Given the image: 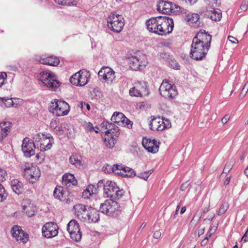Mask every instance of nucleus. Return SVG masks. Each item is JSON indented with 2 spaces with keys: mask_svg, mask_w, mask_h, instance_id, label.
I'll return each mask as SVG.
<instances>
[{
  "mask_svg": "<svg viewBox=\"0 0 248 248\" xmlns=\"http://www.w3.org/2000/svg\"><path fill=\"white\" fill-rule=\"evenodd\" d=\"M146 25L150 32L160 36H166L172 32L174 23L172 18L158 16L148 19Z\"/></svg>",
  "mask_w": 248,
  "mask_h": 248,
  "instance_id": "f257e3e1",
  "label": "nucleus"
},
{
  "mask_svg": "<svg viewBox=\"0 0 248 248\" xmlns=\"http://www.w3.org/2000/svg\"><path fill=\"white\" fill-rule=\"evenodd\" d=\"M33 140L36 147L41 152L50 150L54 143L52 136L41 133L35 135Z\"/></svg>",
  "mask_w": 248,
  "mask_h": 248,
  "instance_id": "f03ea898",
  "label": "nucleus"
},
{
  "mask_svg": "<svg viewBox=\"0 0 248 248\" xmlns=\"http://www.w3.org/2000/svg\"><path fill=\"white\" fill-rule=\"evenodd\" d=\"M25 179L31 184L38 182L41 175L40 169L36 165L26 164L22 169Z\"/></svg>",
  "mask_w": 248,
  "mask_h": 248,
  "instance_id": "7ed1b4c3",
  "label": "nucleus"
},
{
  "mask_svg": "<svg viewBox=\"0 0 248 248\" xmlns=\"http://www.w3.org/2000/svg\"><path fill=\"white\" fill-rule=\"evenodd\" d=\"M108 28L115 33L120 32L124 25V21L123 16L115 13H111L107 18Z\"/></svg>",
  "mask_w": 248,
  "mask_h": 248,
  "instance_id": "20e7f679",
  "label": "nucleus"
},
{
  "mask_svg": "<svg viewBox=\"0 0 248 248\" xmlns=\"http://www.w3.org/2000/svg\"><path fill=\"white\" fill-rule=\"evenodd\" d=\"M49 110L56 116H63L68 114L70 111V106L64 101L54 99L51 102Z\"/></svg>",
  "mask_w": 248,
  "mask_h": 248,
  "instance_id": "39448f33",
  "label": "nucleus"
},
{
  "mask_svg": "<svg viewBox=\"0 0 248 248\" xmlns=\"http://www.w3.org/2000/svg\"><path fill=\"white\" fill-rule=\"evenodd\" d=\"M149 125L150 129L156 131H161L171 127L170 120L164 117L151 116Z\"/></svg>",
  "mask_w": 248,
  "mask_h": 248,
  "instance_id": "423d86ee",
  "label": "nucleus"
},
{
  "mask_svg": "<svg viewBox=\"0 0 248 248\" xmlns=\"http://www.w3.org/2000/svg\"><path fill=\"white\" fill-rule=\"evenodd\" d=\"M159 90L161 96L169 99L175 98L178 93L175 85L168 79L163 80Z\"/></svg>",
  "mask_w": 248,
  "mask_h": 248,
  "instance_id": "0eeeda50",
  "label": "nucleus"
},
{
  "mask_svg": "<svg viewBox=\"0 0 248 248\" xmlns=\"http://www.w3.org/2000/svg\"><path fill=\"white\" fill-rule=\"evenodd\" d=\"M100 210L103 213L114 216L117 215L120 212L121 207L117 202L109 199L100 205Z\"/></svg>",
  "mask_w": 248,
  "mask_h": 248,
  "instance_id": "6e6552de",
  "label": "nucleus"
},
{
  "mask_svg": "<svg viewBox=\"0 0 248 248\" xmlns=\"http://www.w3.org/2000/svg\"><path fill=\"white\" fill-rule=\"evenodd\" d=\"M148 63L146 56L142 53H137L130 58L129 65L134 70L144 69Z\"/></svg>",
  "mask_w": 248,
  "mask_h": 248,
  "instance_id": "1a4fd4ad",
  "label": "nucleus"
},
{
  "mask_svg": "<svg viewBox=\"0 0 248 248\" xmlns=\"http://www.w3.org/2000/svg\"><path fill=\"white\" fill-rule=\"evenodd\" d=\"M90 78V74L88 71L80 70L71 76L70 82L73 85L83 86L88 83Z\"/></svg>",
  "mask_w": 248,
  "mask_h": 248,
  "instance_id": "9d476101",
  "label": "nucleus"
},
{
  "mask_svg": "<svg viewBox=\"0 0 248 248\" xmlns=\"http://www.w3.org/2000/svg\"><path fill=\"white\" fill-rule=\"evenodd\" d=\"M209 49L205 46L192 41L190 56L196 60H201L207 54Z\"/></svg>",
  "mask_w": 248,
  "mask_h": 248,
  "instance_id": "9b49d317",
  "label": "nucleus"
},
{
  "mask_svg": "<svg viewBox=\"0 0 248 248\" xmlns=\"http://www.w3.org/2000/svg\"><path fill=\"white\" fill-rule=\"evenodd\" d=\"M98 77L102 82L111 84L115 78V72L109 67H103L98 72Z\"/></svg>",
  "mask_w": 248,
  "mask_h": 248,
  "instance_id": "f8f14e48",
  "label": "nucleus"
},
{
  "mask_svg": "<svg viewBox=\"0 0 248 248\" xmlns=\"http://www.w3.org/2000/svg\"><path fill=\"white\" fill-rule=\"evenodd\" d=\"M39 79L43 84L48 88H56L59 86V82L51 73L42 72L40 73Z\"/></svg>",
  "mask_w": 248,
  "mask_h": 248,
  "instance_id": "ddd939ff",
  "label": "nucleus"
},
{
  "mask_svg": "<svg viewBox=\"0 0 248 248\" xmlns=\"http://www.w3.org/2000/svg\"><path fill=\"white\" fill-rule=\"evenodd\" d=\"M67 230L71 239L76 242L80 241L82 234L77 221L75 219L71 220L67 225Z\"/></svg>",
  "mask_w": 248,
  "mask_h": 248,
  "instance_id": "4468645a",
  "label": "nucleus"
},
{
  "mask_svg": "<svg viewBox=\"0 0 248 248\" xmlns=\"http://www.w3.org/2000/svg\"><path fill=\"white\" fill-rule=\"evenodd\" d=\"M58 229L56 223L53 222H47L42 227V235L46 238L54 237L58 234Z\"/></svg>",
  "mask_w": 248,
  "mask_h": 248,
  "instance_id": "2eb2a0df",
  "label": "nucleus"
},
{
  "mask_svg": "<svg viewBox=\"0 0 248 248\" xmlns=\"http://www.w3.org/2000/svg\"><path fill=\"white\" fill-rule=\"evenodd\" d=\"M142 144L147 152L155 154L159 150L160 142L154 139L145 137L142 139Z\"/></svg>",
  "mask_w": 248,
  "mask_h": 248,
  "instance_id": "dca6fc26",
  "label": "nucleus"
},
{
  "mask_svg": "<svg viewBox=\"0 0 248 248\" xmlns=\"http://www.w3.org/2000/svg\"><path fill=\"white\" fill-rule=\"evenodd\" d=\"M111 120L120 126H127L128 128L132 127V122L125 117L122 113L115 112L111 117Z\"/></svg>",
  "mask_w": 248,
  "mask_h": 248,
  "instance_id": "f3484780",
  "label": "nucleus"
},
{
  "mask_svg": "<svg viewBox=\"0 0 248 248\" xmlns=\"http://www.w3.org/2000/svg\"><path fill=\"white\" fill-rule=\"evenodd\" d=\"M211 36L205 32V31H200L194 37L193 41L201 44L209 48L211 42Z\"/></svg>",
  "mask_w": 248,
  "mask_h": 248,
  "instance_id": "a211bd4d",
  "label": "nucleus"
},
{
  "mask_svg": "<svg viewBox=\"0 0 248 248\" xmlns=\"http://www.w3.org/2000/svg\"><path fill=\"white\" fill-rule=\"evenodd\" d=\"M129 93L131 96L142 97L148 93L147 85L145 83H138L130 89Z\"/></svg>",
  "mask_w": 248,
  "mask_h": 248,
  "instance_id": "6ab92c4d",
  "label": "nucleus"
},
{
  "mask_svg": "<svg viewBox=\"0 0 248 248\" xmlns=\"http://www.w3.org/2000/svg\"><path fill=\"white\" fill-rule=\"evenodd\" d=\"M12 235L19 243L25 244L29 240V235L19 226H14L12 230Z\"/></svg>",
  "mask_w": 248,
  "mask_h": 248,
  "instance_id": "aec40b11",
  "label": "nucleus"
},
{
  "mask_svg": "<svg viewBox=\"0 0 248 248\" xmlns=\"http://www.w3.org/2000/svg\"><path fill=\"white\" fill-rule=\"evenodd\" d=\"M35 147V142L29 140L28 138L24 139L22 145V150L24 155L27 157H30L34 155Z\"/></svg>",
  "mask_w": 248,
  "mask_h": 248,
  "instance_id": "412c9836",
  "label": "nucleus"
},
{
  "mask_svg": "<svg viewBox=\"0 0 248 248\" xmlns=\"http://www.w3.org/2000/svg\"><path fill=\"white\" fill-rule=\"evenodd\" d=\"M88 208H87L84 205L78 204L73 207L74 214L81 220L90 219L88 215L86 214Z\"/></svg>",
  "mask_w": 248,
  "mask_h": 248,
  "instance_id": "4be33fe9",
  "label": "nucleus"
},
{
  "mask_svg": "<svg viewBox=\"0 0 248 248\" xmlns=\"http://www.w3.org/2000/svg\"><path fill=\"white\" fill-rule=\"evenodd\" d=\"M22 207L26 215L31 217L33 216L36 211V207L29 199L24 200L22 203Z\"/></svg>",
  "mask_w": 248,
  "mask_h": 248,
  "instance_id": "5701e85b",
  "label": "nucleus"
},
{
  "mask_svg": "<svg viewBox=\"0 0 248 248\" xmlns=\"http://www.w3.org/2000/svg\"><path fill=\"white\" fill-rule=\"evenodd\" d=\"M115 182L112 181H107L104 185V193L107 197L113 198L114 192L117 187Z\"/></svg>",
  "mask_w": 248,
  "mask_h": 248,
  "instance_id": "b1692460",
  "label": "nucleus"
},
{
  "mask_svg": "<svg viewBox=\"0 0 248 248\" xmlns=\"http://www.w3.org/2000/svg\"><path fill=\"white\" fill-rule=\"evenodd\" d=\"M86 214L89 215L90 219H83V221L87 222L88 223H96L97 222L99 219V214L98 211L95 209L91 207H88V210Z\"/></svg>",
  "mask_w": 248,
  "mask_h": 248,
  "instance_id": "393cba45",
  "label": "nucleus"
},
{
  "mask_svg": "<svg viewBox=\"0 0 248 248\" xmlns=\"http://www.w3.org/2000/svg\"><path fill=\"white\" fill-rule=\"evenodd\" d=\"M37 61L41 63L56 66L60 63V60L55 56H49L46 58H39Z\"/></svg>",
  "mask_w": 248,
  "mask_h": 248,
  "instance_id": "a878e982",
  "label": "nucleus"
},
{
  "mask_svg": "<svg viewBox=\"0 0 248 248\" xmlns=\"http://www.w3.org/2000/svg\"><path fill=\"white\" fill-rule=\"evenodd\" d=\"M11 128V123L9 122L0 123V141L3 140L8 135Z\"/></svg>",
  "mask_w": 248,
  "mask_h": 248,
  "instance_id": "bb28decb",
  "label": "nucleus"
},
{
  "mask_svg": "<svg viewBox=\"0 0 248 248\" xmlns=\"http://www.w3.org/2000/svg\"><path fill=\"white\" fill-rule=\"evenodd\" d=\"M1 105L3 108L16 107L20 100L17 98L0 97Z\"/></svg>",
  "mask_w": 248,
  "mask_h": 248,
  "instance_id": "cd10ccee",
  "label": "nucleus"
},
{
  "mask_svg": "<svg viewBox=\"0 0 248 248\" xmlns=\"http://www.w3.org/2000/svg\"><path fill=\"white\" fill-rule=\"evenodd\" d=\"M62 184L70 187L77 185V181L73 174L66 173L62 176Z\"/></svg>",
  "mask_w": 248,
  "mask_h": 248,
  "instance_id": "c85d7f7f",
  "label": "nucleus"
},
{
  "mask_svg": "<svg viewBox=\"0 0 248 248\" xmlns=\"http://www.w3.org/2000/svg\"><path fill=\"white\" fill-rule=\"evenodd\" d=\"M186 20L187 23L191 26L200 25V16L196 13H190L186 16Z\"/></svg>",
  "mask_w": 248,
  "mask_h": 248,
  "instance_id": "c756f323",
  "label": "nucleus"
},
{
  "mask_svg": "<svg viewBox=\"0 0 248 248\" xmlns=\"http://www.w3.org/2000/svg\"><path fill=\"white\" fill-rule=\"evenodd\" d=\"M11 187L13 191L17 194H20L24 191L23 184L17 179L11 181Z\"/></svg>",
  "mask_w": 248,
  "mask_h": 248,
  "instance_id": "7c9ffc66",
  "label": "nucleus"
},
{
  "mask_svg": "<svg viewBox=\"0 0 248 248\" xmlns=\"http://www.w3.org/2000/svg\"><path fill=\"white\" fill-rule=\"evenodd\" d=\"M206 16L214 21H219L222 17V14L219 10L212 9L206 12Z\"/></svg>",
  "mask_w": 248,
  "mask_h": 248,
  "instance_id": "2f4dec72",
  "label": "nucleus"
},
{
  "mask_svg": "<svg viewBox=\"0 0 248 248\" xmlns=\"http://www.w3.org/2000/svg\"><path fill=\"white\" fill-rule=\"evenodd\" d=\"M97 189L93 185H88L82 193V197L85 199H89L92 196L95 194Z\"/></svg>",
  "mask_w": 248,
  "mask_h": 248,
  "instance_id": "473e14b6",
  "label": "nucleus"
},
{
  "mask_svg": "<svg viewBox=\"0 0 248 248\" xmlns=\"http://www.w3.org/2000/svg\"><path fill=\"white\" fill-rule=\"evenodd\" d=\"M69 161L72 165L78 168L83 166L81 157L77 154H73L69 158Z\"/></svg>",
  "mask_w": 248,
  "mask_h": 248,
  "instance_id": "72a5a7b5",
  "label": "nucleus"
},
{
  "mask_svg": "<svg viewBox=\"0 0 248 248\" xmlns=\"http://www.w3.org/2000/svg\"><path fill=\"white\" fill-rule=\"evenodd\" d=\"M172 3L162 1L159 2L158 9L165 14L170 15Z\"/></svg>",
  "mask_w": 248,
  "mask_h": 248,
  "instance_id": "f704fd0d",
  "label": "nucleus"
},
{
  "mask_svg": "<svg viewBox=\"0 0 248 248\" xmlns=\"http://www.w3.org/2000/svg\"><path fill=\"white\" fill-rule=\"evenodd\" d=\"M65 194V192L63 191L62 187L61 186H56L53 193L56 198L62 202L67 201Z\"/></svg>",
  "mask_w": 248,
  "mask_h": 248,
  "instance_id": "c9c22d12",
  "label": "nucleus"
},
{
  "mask_svg": "<svg viewBox=\"0 0 248 248\" xmlns=\"http://www.w3.org/2000/svg\"><path fill=\"white\" fill-rule=\"evenodd\" d=\"M103 127L106 129L105 131L106 136H110L111 130H119L118 127L114 123H109L108 122H104L102 123Z\"/></svg>",
  "mask_w": 248,
  "mask_h": 248,
  "instance_id": "e433bc0d",
  "label": "nucleus"
},
{
  "mask_svg": "<svg viewBox=\"0 0 248 248\" xmlns=\"http://www.w3.org/2000/svg\"><path fill=\"white\" fill-rule=\"evenodd\" d=\"M199 220H195L194 218L191 221V225H194L195 227H197V229L198 231V235L199 237L204 233L205 227L201 224Z\"/></svg>",
  "mask_w": 248,
  "mask_h": 248,
  "instance_id": "4c0bfd02",
  "label": "nucleus"
},
{
  "mask_svg": "<svg viewBox=\"0 0 248 248\" xmlns=\"http://www.w3.org/2000/svg\"><path fill=\"white\" fill-rule=\"evenodd\" d=\"M104 142L107 147L108 148H112L114 147L115 143V137L105 135V137L104 138Z\"/></svg>",
  "mask_w": 248,
  "mask_h": 248,
  "instance_id": "58836bf2",
  "label": "nucleus"
},
{
  "mask_svg": "<svg viewBox=\"0 0 248 248\" xmlns=\"http://www.w3.org/2000/svg\"><path fill=\"white\" fill-rule=\"evenodd\" d=\"M133 170L129 167L124 166L123 170L120 172H116V174L122 176L123 177L131 176Z\"/></svg>",
  "mask_w": 248,
  "mask_h": 248,
  "instance_id": "ea45409f",
  "label": "nucleus"
},
{
  "mask_svg": "<svg viewBox=\"0 0 248 248\" xmlns=\"http://www.w3.org/2000/svg\"><path fill=\"white\" fill-rule=\"evenodd\" d=\"M124 195V192L123 189H120L118 186H117V189H116L114 195H113V198L116 199H120L123 197Z\"/></svg>",
  "mask_w": 248,
  "mask_h": 248,
  "instance_id": "a19ab883",
  "label": "nucleus"
},
{
  "mask_svg": "<svg viewBox=\"0 0 248 248\" xmlns=\"http://www.w3.org/2000/svg\"><path fill=\"white\" fill-rule=\"evenodd\" d=\"M171 14L170 15H178L181 13L182 12V8L179 6L176 5V4H173L172 3L171 4Z\"/></svg>",
  "mask_w": 248,
  "mask_h": 248,
  "instance_id": "79ce46f5",
  "label": "nucleus"
},
{
  "mask_svg": "<svg viewBox=\"0 0 248 248\" xmlns=\"http://www.w3.org/2000/svg\"><path fill=\"white\" fill-rule=\"evenodd\" d=\"M59 124L60 123L58 120L53 119L50 122V126L54 131H59L60 130L58 129Z\"/></svg>",
  "mask_w": 248,
  "mask_h": 248,
  "instance_id": "37998d69",
  "label": "nucleus"
},
{
  "mask_svg": "<svg viewBox=\"0 0 248 248\" xmlns=\"http://www.w3.org/2000/svg\"><path fill=\"white\" fill-rule=\"evenodd\" d=\"M7 197L3 186L0 184V202L4 201Z\"/></svg>",
  "mask_w": 248,
  "mask_h": 248,
  "instance_id": "c03bdc74",
  "label": "nucleus"
},
{
  "mask_svg": "<svg viewBox=\"0 0 248 248\" xmlns=\"http://www.w3.org/2000/svg\"><path fill=\"white\" fill-rule=\"evenodd\" d=\"M152 173L151 170L146 171L140 173L139 174V177L142 179L147 181L150 176V175Z\"/></svg>",
  "mask_w": 248,
  "mask_h": 248,
  "instance_id": "a18cd8bd",
  "label": "nucleus"
},
{
  "mask_svg": "<svg viewBox=\"0 0 248 248\" xmlns=\"http://www.w3.org/2000/svg\"><path fill=\"white\" fill-rule=\"evenodd\" d=\"M123 167H124V165H122V164H115V165H114L112 167V171L116 174V172L118 171V172H120V171H122V170H123Z\"/></svg>",
  "mask_w": 248,
  "mask_h": 248,
  "instance_id": "49530a36",
  "label": "nucleus"
},
{
  "mask_svg": "<svg viewBox=\"0 0 248 248\" xmlns=\"http://www.w3.org/2000/svg\"><path fill=\"white\" fill-rule=\"evenodd\" d=\"M228 208V205L227 204L221 205L218 209L217 214L219 216H221L224 214Z\"/></svg>",
  "mask_w": 248,
  "mask_h": 248,
  "instance_id": "de8ad7c7",
  "label": "nucleus"
},
{
  "mask_svg": "<svg viewBox=\"0 0 248 248\" xmlns=\"http://www.w3.org/2000/svg\"><path fill=\"white\" fill-rule=\"evenodd\" d=\"M66 125H67V124H59L58 128V129H59L60 131H55V132L56 133H57L58 134H59V135L62 134V133H63L64 132H65Z\"/></svg>",
  "mask_w": 248,
  "mask_h": 248,
  "instance_id": "09e8293b",
  "label": "nucleus"
},
{
  "mask_svg": "<svg viewBox=\"0 0 248 248\" xmlns=\"http://www.w3.org/2000/svg\"><path fill=\"white\" fill-rule=\"evenodd\" d=\"M7 177L6 171L2 169H0V181L3 182L6 180Z\"/></svg>",
  "mask_w": 248,
  "mask_h": 248,
  "instance_id": "8fccbe9b",
  "label": "nucleus"
},
{
  "mask_svg": "<svg viewBox=\"0 0 248 248\" xmlns=\"http://www.w3.org/2000/svg\"><path fill=\"white\" fill-rule=\"evenodd\" d=\"M248 92V80L246 82L245 85H244L242 91L240 93V95L242 97H244L247 94Z\"/></svg>",
  "mask_w": 248,
  "mask_h": 248,
  "instance_id": "3c124183",
  "label": "nucleus"
},
{
  "mask_svg": "<svg viewBox=\"0 0 248 248\" xmlns=\"http://www.w3.org/2000/svg\"><path fill=\"white\" fill-rule=\"evenodd\" d=\"M54 1L59 5L63 6L69 5L70 3V0H54Z\"/></svg>",
  "mask_w": 248,
  "mask_h": 248,
  "instance_id": "603ef678",
  "label": "nucleus"
},
{
  "mask_svg": "<svg viewBox=\"0 0 248 248\" xmlns=\"http://www.w3.org/2000/svg\"><path fill=\"white\" fill-rule=\"evenodd\" d=\"M7 78V74L5 72H2L0 74V87H1L4 83L5 79Z\"/></svg>",
  "mask_w": 248,
  "mask_h": 248,
  "instance_id": "864d4df0",
  "label": "nucleus"
},
{
  "mask_svg": "<svg viewBox=\"0 0 248 248\" xmlns=\"http://www.w3.org/2000/svg\"><path fill=\"white\" fill-rule=\"evenodd\" d=\"M232 167V165L230 162L227 163L223 169V172L227 173L230 171Z\"/></svg>",
  "mask_w": 248,
  "mask_h": 248,
  "instance_id": "5fc2aeb1",
  "label": "nucleus"
},
{
  "mask_svg": "<svg viewBox=\"0 0 248 248\" xmlns=\"http://www.w3.org/2000/svg\"><path fill=\"white\" fill-rule=\"evenodd\" d=\"M35 158L36 161L39 163H41L44 160V155L42 154H38L36 155Z\"/></svg>",
  "mask_w": 248,
  "mask_h": 248,
  "instance_id": "6e6d98bb",
  "label": "nucleus"
},
{
  "mask_svg": "<svg viewBox=\"0 0 248 248\" xmlns=\"http://www.w3.org/2000/svg\"><path fill=\"white\" fill-rule=\"evenodd\" d=\"M211 236V233H210L204 239H203L201 243V245L202 247L206 246L208 242V240Z\"/></svg>",
  "mask_w": 248,
  "mask_h": 248,
  "instance_id": "4d7b16f0",
  "label": "nucleus"
},
{
  "mask_svg": "<svg viewBox=\"0 0 248 248\" xmlns=\"http://www.w3.org/2000/svg\"><path fill=\"white\" fill-rule=\"evenodd\" d=\"M228 39L232 44L236 45L239 43L238 40L232 36H229Z\"/></svg>",
  "mask_w": 248,
  "mask_h": 248,
  "instance_id": "13d9d810",
  "label": "nucleus"
},
{
  "mask_svg": "<svg viewBox=\"0 0 248 248\" xmlns=\"http://www.w3.org/2000/svg\"><path fill=\"white\" fill-rule=\"evenodd\" d=\"M119 130H111L109 135L110 137H117L119 136Z\"/></svg>",
  "mask_w": 248,
  "mask_h": 248,
  "instance_id": "bf43d9fd",
  "label": "nucleus"
},
{
  "mask_svg": "<svg viewBox=\"0 0 248 248\" xmlns=\"http://www.w3.org/2000/svg\"><path fill=\"white\" fill-rule=\"evenodd\" d=\"M161 236V232L160 231H156L154 232L153 237L155 239H159Z\"/></svg>",
  "mask_w": 248,
  "mask_h": 248,
  "instance_id": "052dcab7",
  "label": "nucleus"
},
{
  "mask_svg": "<svg viewBox=\"0 0 248 248\" xmlns=\"http://www.w3.org/2000/svg\"><path fill=\"white\" fill-rule=\"evenodd\" d=\"M241 240L243 241L244 242H248V229L243 236Z\"/></svg>",
  "mask_w": 248,
  "mask_h": 248,
  "instance_id": "680f3d73",
  "label": "nucleus"
},
{
  "mask_svg": "<svg viewBox=\"0 0 248 248\" xmlns=\"http://www.w3.org/2000/svg\"><path fill=\"white\" fill-rule=\"evenodd\" d=\"M87 127L89 131L91 132H93V130L94 129V127L93 124L91 123H88L87 125Z\"/></svg>",
  "mask_w": 248,
  "mask_h": 248,
  "instance_id": "e2e57ef3",
  "label": "nucleus"
},
{
  "mask_svg": "<svg viewBox=\"0 0 248 248\" xmlns=\"http://www.w3.org/2000/svg\"><path fill=\"white\" fill-rule=\"evenodd\" d=\"M229 120V116L227 115L225 116L222 119L221 122L222 124H226Z\"/></svg>",
  "mask_w": 248,
  "mask_h": 248,
  "instance_id": "0e129e2a",
  "label": "nucleus"
},
{
  "mask_svg": "<svg viewBox=\"0 0 248 248\" xmlns=\"http://www.w3.org/2000/svg\"><path fill=\"white\" fill-rule=\"evenodd\" d=\"M230 180H231V177H228L227 178H226V179H225V181H224V184L225 185H228L230 182Z\"/></svg>",
  "mask_w": 248,
  "mask_h": 248,
  "instance_id": "69168bd1",
  "label": "nucleus"
},
{
  "mask_svg": "<svg viewBox=\"0 0 248 248\" xmlns=\"http://www.w3.org/2000/svg\"><path fill=\"white\" fill-rule=\"evenodd\" d=\"M186 211V206H184L181 208V210L180 211V214H184Z\"/></svg>",
  "mask_w": 248,
  "mask_h": 248,
  "instance_id": "338daca9",
  "label": "nucleus"
},
{
  "mask_svg": "<svg viewBox=\"0 0 248 248\" xmlns=\"http://www.w3.org/2000/svg\"><path fill=\"white\" fill-rule=\"evenodd\" d=\"M244 172H245L246 175L248 177V166L245 170Z\"/></svg>",
  "mask_w": 248,
  "mask_h": 248,
  "instance_id": "774afa93",
  "label": "nucleus"
}]
</instances>
